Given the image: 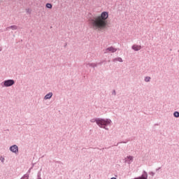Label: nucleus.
I'll use <instances>...</instances> for the list:
<instances>
[{"instance_id": "f257e3e1", "label": "nucleus", "mask_w": 179, "mask_h": 179, "mask_svg": "<svg viewBox=\"0 0 179 179\" xmlns=\"http://www.w3.org/2000/svg\"><path fill=\"white\" fill-rule=\"evenodd\" d=\"M108 13L102 12L100 15L90 19V24L93 30H104L108 26Z\"/></svg>"}, {"instance_id": "f03ea898", "label": "nucleus", "mask_w": 179, "mask_h": 179, "mask_svg": "<svg viewBox=\"0 0 179 179\" xmlns=\"http://www.w3.org/2000/svg\"><path fill=\"white\" fill-rule=\"evenodd\" d=\"M95 122H96L97 125H99V127H100L101 128H103V127H104V125H108V124H111V120H103V119H97L95 120Z\"/></svg>"}, {"instance_id": "7ed1b4c3", "label": "nucleus", "mask_w": 179, "mask_h": 179, "mask_svg": "<svg viewBox=\"0 0 179 179\" xmlns=\"http://www.w3.org/2000/svg\"><path fill=\"white\" fill-rule=\"evenodd\" d=\"M15 85V81L13 80H8L4 81V86L6 87H9V86H12Z\"/></svg>"}, {"instance_id": "20e7f679", "label": "nucleus", "mask_w": 179, "mask_h": 179, "mask_svg": "<svg viewBox=\"0 0 179 179\" xmlns=\"http://www.w3.org/2000/svg\"><path fill=\"white\" fill-rule=\"evenodd\" d=\"M10 150L13 153H17L19 152V148H17V145H14L10 148Z\"/></svg>"}, {"instance_id": "39448f33", "label": "nucleus", "mask_w": 179, "mask_h": 179, "mask_svg": "<svg viewBox=\"0 0 179 179\" xmlns=\"http://www.w3.org/2000/svg\"><path fill=\"white\" fill-rule=\"evenodd\" d=\"M116 51H117V49L111 46L106 49L105 52H115Z\"/></svg>"}, {"instance_id": "423d86ee", "label": "nucleus", "mask_w": 179, "mask_h": 179, "mask_svg": "<svg viewBox=\"0 0 179 179\" xmlns=\"http://www.w3.org/2000/svg\"><path fill=\"white\" fill-rule=\"evenodd\" d=\"M142 49V46L141 45H134L132 46V50H134V51H140V50Z\"/></svg>"}, {"instance_id": "0eeeda50", "label": "nucleus", "mask_w": 179, "mask_h": 179, "mask_svg": "<svg viewBox=\"0 0 179 179\" xmlns=\"http://www.w3.org/2000/svg\"><path fill=\"white\" fill-rule=\"evenodd\" d=\"M51 97H52V93L50 92L49 94L45 96V99L48 100V99H51Z\"/></svg>"}, {"instance_id": "6e6552de", "label": "nucleus", "mask_w": 179, "mask_h": 179, "mask_svg": "<svg viewBox=\"0 0 179 179\" xmlns=\"http://www.w3.org/2000/svg\"><path fill=\"white\" fill-rule=\"evenodd\" d=\"M8 29H11L12 30H16L17 27L16 25H13L7 28Z\"/></svg>"}, {"instance_id": "1a4fd4ad", "label": "nucleus", "mask_w": 179, "mask_h": 179, "mask_svg": "<svg viewBox=\"0 0 179 179\" xmlns=\"http://www.w3.org/2000/svg\"><path fill=\"white\" fill-rule=\"evenodd\" d=\"M46 8L48 9H52V5L51 3H47L46 4Z\"/></svg>"}, {"instance_id": "9d476101", "label": "nucleus", "mask_w": 179, "mask_h": 179, "mask_svg": "<svg viewBox=\"0 0 179 179\" xmlns=\"http://www.w3.org/2000/svg\"><path fill=\"white\" fill-rule=\"evenodd\" d=\"M173 115H174V117H176V118H178V117H179V113H178V112H175V113H173Z\"/></svg>"}, {"instance_id": "9b49d317", "label": "nucleus", "mask_w": 179, "mask_h": 179, "mask_svg": "<svg viewBox=\"0 0 179 179\" xmlns=\"http://www.w3.org/2000/svg\"><path fill=\"white\" fill-rule=\"evenodd\" d=\"M127 159H129V162H132L134 160V157L129 156V157H127Z\"/></svg>"}, {"instance_id": "f8f14e48", "label": "nucleus", "mask_w": 179, "mask_h": 179, "mask_svg": "<svg viewBox=\"0 0 179 179\" xmlns=\"http://www.w3.org/2000/svg\"><path fill=\"white\" fill-rule=\"evenodd\" d=\"M145 82H150V77H146V78H145Z\"/></svg>"}, {"instance_id": "ddd939ff", "label": "nucleus", "mask_w": 179, "mask_h": 179, "mask_svg": "<svg viewBox=\"0 0 179 179\" xmlns=\"http://www.w3.org/2000/svg\"><path fill=\"white\" fill-rule=\"evenodd\" d=\"M117 60H118L120 62H122V59H121V58H118Z\"/></svg>"}, {"instance_id": "4468645a", "label": "nucleus", "mask_w": 179, "mask_h": 179, "mask_svg": "<svg viewBox=\"0 0 179 179\" xmlns=\"http://www.w3.org/2000/svg\"><path fill=\"white\" fill-rule=\"evenodd\" d=\"M1 1H2V0H0V2H1Z\"/></svg>"}]
</instances>
